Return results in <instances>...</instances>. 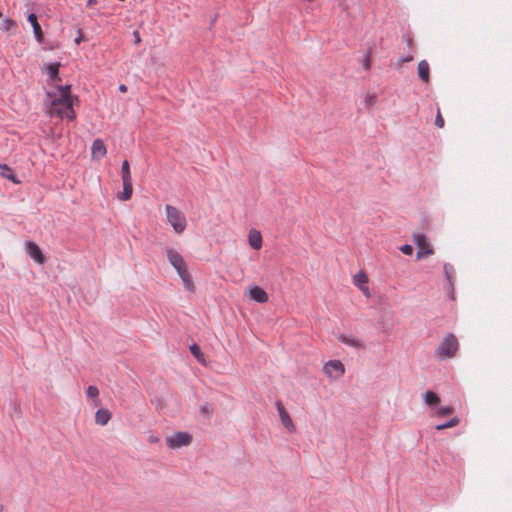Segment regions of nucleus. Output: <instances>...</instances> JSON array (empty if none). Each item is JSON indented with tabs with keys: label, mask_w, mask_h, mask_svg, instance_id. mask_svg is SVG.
Here are the masks:
<instances>
[{
	"label": "nucleus",
	"mask_w": 512,
	"mask_h": 512,
	"mask_svg": "<svg viewBox=\"0 0 512 512\" xmlns=\"http://www.w3.org/2000/svg\"><path fill=\"white\" fill-rule=\"evenodd\" d=\"M276 407H277V410H278V413H279V416H280V420L283 424V426L290 432V433H293L295 432V425L290 417V415L288 414V412L286 411L285 407L283 406L282 402L278 401L276 403Z\"/></svg>",
	"instance_id": "8"
},
{
	"label": "nucleus",
	"mask_w": 512,
	"mask_h": 512,
	"mask_svg": "<svg viewBox=\"0 0 512 512\" xmlns=\"http://www.w3.org/2000/svg\"><path fill=\"white\" fill-rule=\"evenodd\" d=\"M192 437L187 432H178L166 438V444L171 449H179L190 445Z\"/></svg>",
	"instance_id": "4"
},
{
	"label": "nucleus",
	"mask_w": 512,
	"mask_h": 512,
	"mask_svg": "<svg viewBox=\"0 0 512 512\" xmlns=\"http://www.w3.org/2000/svg\"><path fill=\"white\" fill-rule=\"evenodd\" d=\"M27 20L33 28V33H34L35 39L37 40V42L42 43L44 40V34L42 32V28H41L40 24L38 23L36 14H34V13L28 14Z\"/></svg>",
	"instance_id": "11"
},
{
	"label": "nucleus",
	"mask_w": 512,
	"mask_h": 512,
	"mask_svg": "<svg viewBox=\"0 0 512 512\" xmlns=\"http://www.w3.org/2000/svg\"><path fill=\"white\" fill-rule=\"evenodd\" d=\"M166 221L171 225L176 234H182L187 227V220L182 211L172 205L165 206Z\"/></svg>",
	"instance_id": "2"
},
{
	"label": "nucleus",
	"mask_w": 512,
	"mask_h": 512,
	"mask_svg": "<svg viewBox=\"0 0 512 512\" xmlns=\"http://www.w3.org/2000/svg\"><path fill=\"white\" fill-rule=\"evenodd\" d=\"M107 154V149L101 139H95L91 147V156L93 160H101Z\"/></svg>",
	"instance_id": "9"
},
{
	"label": "nucleus",
	"mask_w": 512,
	"mask_h": 512,
	"mask_svg": "<svg viewBox=\"0 0 512 512\" xmlns=\"http://www.w3.org/2000/svg\"><path fill=\"white\" fill-rule=\"evenodd\" d=\"M353 283L358 288L366 286L368 283V276L364 271H360L353 276Z\"/></svg>",
	"instance_id": "20"
},
{
	"label": "nucleus",
	"mask_w": 512,
	"mask_h": 512,
	"mask_svg": "<svg viewBox=\"0 0 512 512\" xmlns=\"http://www.w3.org/2000/svg\"><path fill=\"white\" fill-rule=\"evenodd\" d=\"M121 178L122 182L125 181H132V176L130 172V165L127 160L123 161L122 167H121Z\"/></svg>",
	"instance_id": "21"
},
{
	"label": "nucleus",
	"mask_w": 512,
	"mask_h": 512,
	"mask_svg": "<svg viewBox=\"0 0 512 512\" xmlns=\"http://www.w3.org/2000/svg\"><path fill=\"white\" fill-rule=\"evenodd\" d=\"M166 255L170 264L176 269L178 275L188 270L183 257L174 249H167Z\"/></svg>",
	"instance_id": "7"
},
{
	"label": "nucleus",
	"mask_w": 512,
	"mask_h": 512,
	"mask_svg": "<svg viewBox=\"0 0 512 512\" xmlns=\"http://www.w3.org/2000/svg\"><path fill=\"white\" fill-rule=\"evenodd\" d=\"M190 351L194 355V357L202 364H205L204 354L201 352L199 346L197 344H193L190 346Z\"/></svg>",
	"instance_id": "22"
},
{
	"label": "nucleus",
	"mask_w": 512,
	"mask_h": 512,
	"mask_svg": "<svg viewBox=\"0 0 512 512\" xmlns=\"http://www.w3.org/2000/svg\"><path fill=\"white\" fill-rule=\"evenodd\" d=\"M119 90H120L122 93H125V92L127 91V86H126V85H124V84H121V85L119 86Z\"/></svg>",
	"instance_id": "37"
},
{
	"label": "nucleus",
	"mask_w": 512,
	"mask_h": 512,
	"mask_svg": "<svg viewBox=\"0 0 512 512\" xmlns=\"http://www.w3.org/2000/svg\"><path fill=\"white\" fill-rule=\"evenodd\" d=\"M86 395L89 398H97L99 396V389L96 386H89L86 390Z\"/></svg>",
	"instance_id": "29"
},
{
	"label": "nucleus",
	"mask_w": 512,
	"mask_h": 512,
	"mask_svg": "<svg viewBox=\"0 0 512 512\" xmlns=\"http://www.w3.org/2000/svg\"><path fill=\"white\" fill-rule=\"evenodd\" d=\"M377 103V95L375 93H368L364 98L366 107H372Z\"/></svg>",
	"instance_id": "26"
},
{
	"label": "nucleus",
	"mask_w": 512,
	"mask_h": 512,
	"mask_svg": "<svg viewBox=\"0 0 512 512\" xmlns=\"http://www.w3.org/2000/svg\"><path fill=\"white\" fill-rule=\"evenodd\" d=\"M248 242L254 250H260L263 245L262 234L257 229H250L248 232Z\"/></svg>",
	"instance_id": "12"
},
{
	"label": "nucleus",
	"mask_w": 512,
	"mask_h": 512,
	"mask_svg": "<svg viewBox=\"0 0 512 512\" xmlns=\"http://www.w3.org/2000/svg\"><path fill=\"white\" fill-rule=\"evenodd\" d=\"M458 424H459V419L457 417H454L450 421H448L447 423L437 425L436 429L438 431H441V430H444V429H447V428L454 427V426H456Z\"/></svg>",
	"instance_id": "25"
},
{
	"label": "nucleus",
	"mask_w": 512,
	"mask_h": 512,
	"mask_svg": "<svg viewBox=\"0 0 512 512\" xmlns=\"http://www.w3.org/2000/svg\"><path fill=\"white\" fill-rule=\"evenodd\" d=\"M0 17H2V13L0 12Z\"/></svg>",
	"instance_id": "43"
},
{
	"label": "nucleus",
	"mask_w": 512,
	"mask_h": 512,
	"mask_svg": "<svg viewBox=\"0 0 512 512\" xmlns=\"http://www.w3.org/2000/svg\"><path fill=\"white\" fill-rule=\"evenodd\" d=\"M133 36L135 38V43H139L141 41L140 33L137 30L133 32Z\"/></svg>",
	"instance_id": "36"
},
{
	"label": "nucleus",
	"mask_w": 512,
	"mask_h": 512,
	"mask_svg": "<svg viewBox=\"0 0 512 512\" xmlns=\"http://www.w3.org/2000/svg\"><path fill=\"white\" fill-rule=\"evenodd\" d=\"M458 349L459 343L455 335L447 334L435 350V356L441 360L449 359L456 355Z\"/></svg>",
	"instance_id": "3"
},
{
	"label": "nucleus",
	"mask_w": 512,
	"mask_h": 512,
	"mask_svg": "<svg viewBox=\"0 0 512 512\" xmlns=\"http://www.w3.org/2000/svg\"><path fill=\"white\" fill-rule=\"evenodd\" d=\"M148 442L151 443V444H156L159 442V438L158 436L154 435V434H151L149 437H148Z\"/></svg>",
	"instance_id": "32"
},
{
	"label": "nucleus",
	"mask_w": 512,
	"mask_h": 512,
	"mask_svg": "<svg viewBox=\"0 0 512 512\" xmlns=\"http://www.w3.org/2000/svg\"><path fill=\"white\" fill-rule=\"evenodd\" d=\"M418 64L424 65V64H428V63L426 60H421Z\"/></svg>",
	"instance_id": "41"
},
{
	"label": "nucleus",
	"mask_w": 512,
	"mask_h": 512,
	"mask_svg": "<svg viewBox=\"0 0 512 512\" xmlns=\"http://www.w3.org/2000/svg\"><path fill=\"white\" fill-rule=\"evenodd\" d=\"M50 64L58 65V64H60V63L56 61V62H51Z\"/></svg>",
	"instance_id": "42"
},
{
	"label": "nucleus",
	"mask_w": 512,
	"mask_h": 512,
	"mask_svg": "<svg viewBox=\"0 0 512 512\" xmlns=\"http://www.w3.org/2000/svg\"><path fill=\"white\" fill-rule=\"evenodd\" d=\"M179 277L181 278L186 290L190 292L194 291V283L188 270L182 271V273L179 274Z\"/></svg>",
	"instance_id": "18"
},
{
	"label": "nucleus",
	"mask_w": 512,
	"mask_h": 512,
	"mask_svg": "<svg viewBox=\"0 0 512 512\" xmlns=\"http://www.w3.org/2000/svg\"><path fill=\"white\" fill-rule=\"evenodd\" d=\"M111 413L107 409H99L95 413V422L101 426H105L111 419Z\"/></svg>",
	"instance_id": "15"
},
{
	"label": "nucleus",
	"mask_w": 512,
	"mask_h": 512,
	"mask_svg": "<svg viewBox=\"0 0 512 512\" xmlns=\"http://www.w3.org/2000/svg\"><path fill=\"white\" fill-rule=\"evenodd\" d=\"M424 399L428 405H435L439 402V397L433 391L426 392Z\"/></svg>",
	"instance_id": "23"
},
{
	"label": "nucleus",
	"mask_w": 512,
	"mask_h": 512,
	"mask_svg": "<svg viewBox=\"0 0 512 512\" xmlns=\"http://www.w3.org/2000/svg\"><path fill=\"white\" fill-rule=\"evenodd\" d=\"M248 293L250 298L258 303H266L269 299L266 291L259 286L250 287Z\"/></svg>",
	"instance_id": "13"
},
{
	"label": "nucleus",
	"mask_w": 512,
	"mask_h": 512,
	"mask_svg": "<svg viewBox=\"0 0 512 512\" xmlns=\"http://www.w3.org/2000/svg\"><path fill=\"white\" fill-rule=\"evenodd\" d=\"M435 125L438 128H443L444 127V119H443V117L441 115L440 109H438V111H437V115H436V118H435Z\"/></svg>",
	"instance_id": "30"
},
{
	"label": "nucleus",
	"mask_w": 512,
	"mask_h": 512,
	"mask_svg": "<svg viewBox=\"0 0 512 512\" xmlns=\"http://www.w3.org/2000/svg\"><path fill=\"white\" fill-rule=\"evenodd\" d=\"M96 3H97V0H88V2H87V6L91 7V6H93L94 4H96Z\"/></svg>",
	"instance_id": "38"
},
{
	"label": "nucleus",
	"mask_w": 512,
	"mask_h": 512,
	"mask_svg": "<svg viewBox=\"0 0 512 512\" xmlns=\"http://www.w3.org/2000/svg\"><path fill=\"white\" fill-rule=\"evenodd\" d=\"M83 40V34L80 30H78V35L77 37L75 38V43L76 44H80V42Z\"/></svg>",
	"instance_id": "34"
},
{
	"label": "nucleus",
	"mask_w": 512,
	"mask_h": 512,
	"mask_svg": "<svg viewBox=\"0 0 512 512\" xmlns=\"http://www.w3.org/2000/svg\"><path fill=\"white\" fill-rule=\"evenodd\" d=\"M454 412V409L453 407L451 406H446V407H441L439 408L437 411H436V415L437 416H447V415H450Z\"/></svg>",
	"instance_id": "28"
},
{
	"label": "nucleus",
	"mask_w": 512,
	"mask_h": 512,
	"mask_svg": "<svg viewBox=\"0 0 512 512\" xmlns=\"http://www.w3.org/2000/svg\"><path fill=\"white\" fill-rule=\"evenodd\" d=\"M418 75L419 78L424 81H429V66H418Z\"/></svg>",
	"instance_id": "24"
},
{
	"label": "nucleus",
	"mask_w": 512,
	"mask_h": 512,
	"mask_svg": "<svg viewBox=\"0 0 512 512\" xmlns=\"http://www.w3.org/2000/svg\"><path fill=\"white\" fill-rule=\"evenodd\" d=\"M324 373L331 379H338L345 373V367L339 360H330L323 366Z\"/></svg>",
	"instance_id": "5"
},
{
	"label": "nucleus",
	"mask_w": 512,
	"mask_h": 512,
	"mask_svg": "<svg viewBox=\"0 0 512 512\" xmlns=\"http://www.w3.org/2000/svg\"><path fill=\"white\" fill-rule=\"evenodd\" d=\"M59 66H44L43 73L51 80L52 84L57 85L55 82L60 81Z\"/></svg>",
	"instance_id": "16"
},
{
	"label": "nucleus",
	"mask_w": 512,
	"mask_h": 512,
	"mask_svg": "<svg viewBox=\"0 0 512 512\" xmlns=\"http://www.w3.org/2000/svg\"><path fill=\"white\" fill-rule=\"evenodd\" d=\"M359 289L362 291V293H363L366 297H368V298H369V297L371 296V294H370V289H369V287H368L367 285H366V286H363V287H360Z\"/></svg>",
	"instance_id": "33"
},
{
	"label": "nucleus",
	"mask_w": 512,
	"mask_h": 512,
	"mask_svg": "<svg viewBox=\"0 0 512 512\" xmlns=\"http://www.w3.org/2000/svg\"><path fill=\"white\" fill-rule=\"evenodd\" d=\"M400 250L405 255H411L413 253L412 246L408 244L401 246Z\"/></svg>",
	"instance_id": "31"
},
{
	"label": "nucleus",
	"mask_w": 512,
	"mask_h": 512,
	"mask_svg": "<svg viewBox=\"0 0 512 512\" xmlns=\"http://www.w3.org/2000/svg\"><path fill=\"white\" fill-rule=\"evenodd\" d=\"M132 193H133L132 181H125V182H123V191L119 195V199H121L123 201H127L131 198Z\"/></svg>",
	"instance_id": "19"
},
{
	"label": "nucleus",
	"mask_w": 512,
	"mask_h": 512,
	"mask_svg": "<svg viewBox=\"0 0 512 512\" xmlns=\"http://www.w3.org/2000/svg\"><path fill=\"white\" fill-rule=\"evenodd\" d=\"M339 340L348 345V346H351V347H354V348H357V349H361L364 347L363 343L361 340L355 338V337H352V336H347V335H340L339 336Z\"/></svg>",
	"instance_id": "17"
},
{
	"label": "nucleus",
	"mask_w": 512,
	"mask_h": 512,
	"mask_svg": "<svg viewBox=\"0 0 512 512\" xmlns=\"http://www.w3.org/2000/svg\"><path fill=\"white\" fill-rule=\"evenodd\" d=\"M0 176L12 181L15 184H20V180L14 174V171L6 164H0Z\"/></svg>",
	"instance_id": "14"
},
{
	"label": "nucleus",
	"mask_w": 512,
	"mask_h": 512,
	"mask_svg": "<svg viewBox=\"0 0 512 512\" xmlns=\"http://www.w3.org/2000/svg\"><path fill=\"white\" fill-rule=\"evenodd\" d=\"M48 113L60 119L74 120L76 112L74 105L79 103V98L71 93V85H55V90L47 92Z\"/></svg>",
	"instance_id": "1"
},
{
	"label": "nucleus",
	"mask_w": 512,
	"mask_h": 512,
	"mask_svg": "<svg viewBox=\"0 0 512 512\" xmlns=\"http://www.w3.org/2000/svg\"><path fill=\"white\" fill-rule=\"evenodd\" d=\"M16 27V22L12 19H4L2 21V30L3 31H9L10 29Z\"/></svg>",
	"instance_id": "27"
},
{
	"label": "nucleus",
	"mask_w": 512,
	"mask_h": 512,
	"mask_svg": "<svg viewBox=\"0 0 512 512\" xmlns=\"http://www.w3.org/2000/svg\"><path fill=\"white\" fill-rule=\"evenodd\" d=\"M405 40L407 42V46L411 47L412 46V40L409 37H405Z\"/></svg>",
	"instance_id": "39"
},
{
	"label": "nucleus",
	"mask_w": 512,
	"mask_h": 512,
	"mask_svg": "<svg viewBox=\"0 0 512 512\" xmlns=\"http://www.w3.org/2000/svg\"><path fill=\"white\" fill-rule=\"evenodd\" d=\"M412 60H413V57H412L411 55H408V56H405V57H401V58L399 59V61H400V62H402V63L410 62V61H412Z\"/></svg>",
	"instance_id": "35"
},
{
	"label": "nucleus",
	"mask_w": 512,
	"mask_h": 512,
	"mask_svg": "<svg viewBox=\"0 0 512 512\" xmlns=\"http://www.w3.org/2000/svg\"><path fill=\"white\" fill-rule=\"evenodd\" d=\"M414 242L418 247L417 259L425 258L433 254V249L424 234H414Z\"/></svg>",
	"instance_id": "6"
},
{
	"label": "nucleus",
	"mask_w": 512,
	"mask_h": 512,
	"mask_svg": "<svg viewBox=\"0 0 512 512\" xmlns=\"http://www.w3.org/2000/svg\"><path fill=\"white\" fill-rule=\"evenodd\" d=\"M364 58H365L364 59V64H370L371 60H370L369 56L368 55H364Z\"/></svg>",
	"instance_id": "40"
},
{
	"label": "nucleus",
	"mask_w": 512,
	"mask_h": 512,
	"mask_svg": "<svg viewBox=\"0 0 512 512\" xmlns=\"http://www.w3.org/2000/svg\"><path fill=\"white\" fill-rule=\"evenodd\" d=\"M26 252L38 264H43L45 262V258L43 256L39 246L36 243L27 242L26 243Z\"/></svg>",
	"instance_id": "10"
}]
</instances>
